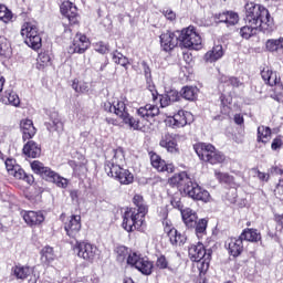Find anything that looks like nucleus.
I'll list each match as a JSON object with an SVG mask.
<instances>
[{"instance_id":"obj_1","label":"nucleus","mask_w":283,"mask_h":283,"mask_svg":"<svg viewBox=\"0 0 283 283\" xmlns=\"http://www.w3.org/2000/svg\"><path fill=\"white\" fill-rule=\"evenodd\" d=\"M113 114L118 116L129 129L134 132H147L149 125H151V120L160 114V108L156 104H146L137 108L134 115H130L127 112V104L117 99L113 102Z\"/></svg>"},{"instance_id":"obj_2","label":"nucleus","mask_w":283,"mask_h":283,"mask_svg":"<svg viewBox=\"0 0 283 283\" xmlns=\"http://www.w3.org/2000/svg\"><path fill=\"white\" fill-rule=\"evenodd\" d=\"M168 182L170 187H177L179 191L191 200H195V202H203L206 205L211 202V193L198 182L192 181L187 171L175 174L169 178Z\"/></svg>"},{"instance_id":"obj_3","label":"nucleus","mask_w":283,"mask_h":283,"mask_svg":"<svg viewBox=\"0 0 283 283\" xmlns=\"http://www.w3.org/2000/svg\"><path fill=\"white\" fill-rule=\"evenodd\" d=\"M245 23L255 25L261 32H273V18L269 9L255 2L245 4Z\"/></svg>"},{"instance_id":"obj_4","label":"nucleus","mask_w":283,"mask_h":283,"mask_svg":"<svg viewBox=\"0 0 283 283\" xmlns=\"http://www.w3.org/2000/svg\"><path fill=\"white\" fill-rule=\"evenodd\" d=\"M192 149L201 163L206 165H223L227 163L224 153L218 150L211 143L198 142L193 144Z\"/></svg>"},{"instance_id":"obj_5","label":"nucleus","mask_w":283,"mask_h":283,"mask_svg":"<svg viewBox=\"0 0 283 283\" xmlns=\"http://www.w3.org/2000/svg\"><path fill=\"white\" fill-rule=\"evenodd\" d=\"M188 256L191 262H196L200 275H205L209 271V266H211L213 250L207 249L202 242H198L188 248Z\"/></svg>"},{"instance_id":"obj_6","label":"nucleus","mask_w":283,"mask_h":283,"mask_svg":"<svg viewBox=\"0 0 283 283\" xmlns=\"http://www.w3.org/2000/svg\"><path fill=\"white\" fill-rule=\"evenodd\" d=\"M157 216L163 223L164 233H166L167 238H169L170 244H172V247H182V244L187 242V237L178 232V230L175 229L171 220H169V206L158 207Z\"/></svg>"},{"instance_id":"obj_7","label":"nucleus","mask_w":283,"mask_h":283,"mask_svg":"<svg viewBox=\"0 0 283 283\" xmlns=\"http://www.w3.org/2000/svg\"><path fill=\"white\" fill-rule=\"evenodd\" d=\"M260 74L265 85L274 87L272 88L270 97L276 101V103H283V83L280 73L273 71L271 66H263Z\"/></svg>"},{"instance_id":"obj_8","label":"nucleus","mask_w":283,"mask_h":283,"mask_svg":"<svg viewBox=\"0 0 283 283\" xmlns=\"http://www.w3.org/2000/svg\"><path fill=\"white\" fill-rule=\"evenodd\" d=\"M60 13L67 22H63L64 32H72V28L81 27V13L78 7L70 0H65L60 4Z\"/></svg>"},{"instance_id":"obj_9","label":"nucleus","mask_w":283,"mask_h":283,"mask_svg":"<svg viewBox=\"0 0 283 283\" xmlns=\"http://www.w3.org/2000/svg\"><path fill=\"white\" fill-rule=\"evenodd\" d=\"M122 218V227L124 231H127V233H134V231H143V227H145V214H142L132 207H126Z\"/></svg>"},{"instance_id":"obj_10","label":"nucleus","mask_w":283,"mask_h":283,"mask_svg":"<svg viewBox=\"0 0 283 283\" xmlns=\"http://www.w3.org/2000/svg\"><path fill=\"white\" fill-rule=\"evenodd\" d=\"M21 36L24 39V43L31 48V50H41L43 48V40L39 32V27L35 22H24L20 31Z\"/></svg>"},{"instance_id":"obj_11","label":"nucleus","mask_w":283,"mask_h":283,"mask_svg":"<svg viewBox=\"0 0 283 283\" xmlns=\"http://www.w3.org/2000/svg\"><path fill=\"white\" fill-rule=\"evenodd\" d=\"M179 42L188 50H200L202 48V36L195 25H189L180 31Z\"/></svg>"},{"instance_id":"obj_12","label":"nucleus","mask_w":283,"mask_h":283,"mask_svg":"<svg viewBox=\"0 0 283 283\" xmlns=\"http://www.w3.org/2000/svg\"><path fill=\"white\" fill-rule=\"evenodd\" d=\"M127 264L137 269L143 275H151L154 273V262L148 258H144L143 254L130 252L127 258Z\"/></svg>"},{"instance_id":"obj_13","label":"nucleus","mask_w":283,"mask_h":283,"mask_svg":"<svg viewBox=\"0 0 283 283\" xmlns=\"http://www.w3.org/2000/svg\"><path fill=\"white\" fill-rule=\"evenodd\" d=\"M4 165L9 176H13L15 180H23L27 182V185H34V176L28 175L25 170H23V168L17 164V159L7 158Z\"/></svg>"},{"instance_id":"obj_14","label":"nucleus","mask_w":283,"mask_h":283,"mask_svg":"<svg viewBox=\"0 0 283 283\" xmlns=\"http://www.w3.org/2000/svg\"><path fill=\"white\" fill-rule=\"evenodd\" d=\"M73 250H75L77 256L85 260V262H94V260H96V253H98L96 245L85 241H76Z\"/></svg>"},{"instance_id":"obj_15","label":"nucleus","mask_w":283,"mask_h":283,"mask_svg":"<svg viewBox=\"0 0 283 283\" xmlns=\"http://www.w3.org/2000/svg\"><path fill=\"white\" fill-rule=\"evenodd\" d=\"M107 176L115 178L117 182L122 185H132L134 182V174L129 169H125L122 166H115L113 169L107 167Z\"/></svg>"},{"instance_id":"obj_16","label":"nucleus","mask_w":283,"mask_h":283,"mask_svg":"<svg viewBox=\"0 0 283 283\" xmlns=\"http://www.w3.org/2000/svg\"><path fill=\"white\" fill-rule=\"evenodd\" d=\"M83 228V224L81 222V216L80 214H72L66 218L64 221V231L69 238H72L73 240H76L78 238V233H81V229Z\"/></svg>"},{"instance_id":"obj_17","label":"nucleus","mask_w":283,"mask_h":283,"mask_svg":"<svg viewBox=\"0 0 283 283\" xmlns=\"http://www.w3.org/2000/svg\"><path fill=\"white\" fill-rule=\"evenodd\" d=\"M90 38L83 33H76L72 44L69 48V54H85L90 50Z\"/></svg>"},{"instance_id":"obj_18","label":"nucleus","mask_w":283,"mask_h":283,"mask_svg":"<svg viewBox=\"0 0 283 283\" xmlns=\"http://www.w3.org/2000/svg\"><path fill=\"white\" fill-rule=\"evenodd\" d=\"M159 146L166 149L168 154L178 156L180 154V146H178V135L174 133H166L159 140Z\"/></svg>"},{"instance_id":"obj_19","label":"nucleus","mask_w":283,"mask_h":283,"mask_svg":"<svg viewBox=\"0 0 283 283\" xmlns=\"http://www.w3.org/2000/svg\"><path fill=\"white\" fill-rule=\"evenodd\" d=\"M224 249L230 258H240L244 253V241L241 237H230L224 242Z\"/></svg>"},{"instance_id":"obj_20","label":"nucleus","mask_w":283,"mask_h":283,"mask_svg":"<svg viewBox=\"0 0 283 283\" xmlns=\"http://www.w3.org/2000/svg\"><path fill=\"white\" fill-rule=\"evenodd\" d=\"M193 120V115L187 111H178L169 120L168 125L172 129H180V127H187Z\"/></svg>"},{"instance_id":"obj_21","label":"nucleus","mask_w":283,"mask_h":283,"mask_svg":"<svg viewBox=\"0 0 283 283\" xmlns=\"http://www.w3.org/2000/svg\"><path fill=\"white\" fill-rule=\"evenodd\" d=\"M148 156L150 158L151 167L157 171H167V174H174V171H176L174 164H167V161H165V159H163V157H160V155H158L156 151H149Z\"/></svg>"},{"instance_id":"obj_22","label":"nucleus","mask_w":283,"mask_h":283,"mask_svg":"<svg viewBox=\"0 0 283 283\" xmlns=\"http://www.w3.org/2000/svg\"><path fill=\"white\" fill-rule=\"evenodd\" d=\"M159 41L164 52H171L175 48H178L180 35L176 34V32L167 31L160 34Z\"/></svg>"},{"instance_id":"obj_23","label":"nucleus","mask_w":283,"mask_h":283,"mask_svg":"<svg viewBox=\"0 0 283 283\" xmlns=\"http://www.w3.org/2000/svg\"><path fill=\"white\" fill-rule=\"evenodd\" d=\"M42 180H45L46 182H52L53 185H56V187H60L61 189H66L69 181L67 179L61 177L56 171L52 170V168L48 167L44 168V171L40 176Z\"/></svg>"},{"instance_id":"obj_24","label":"nucleus","mask_w":283,"mask_h":283,"mask_svg":"<svg viewBox=\"0 0 283 283\" xmlns=\"http://www.w3.org/2000/svg\"><path fill=\"white\" fill-rule=\"evenodd\" d=\"M111 156L112 158L106 159L104 164L105 171H108L107 167L114 169L115 167H122L123 163H125V150L122 147L113 149Z\"/></svg>"},{"instance_id":"obj_25","label":"nucleus","mask_w":283,"mask_h":283,"mask_svg":"<svg viewBox=\"0 0 283 283\" xmlns=\"http://www.w3.org/2000/svg\"><path fill=\"white\" fill-rule=\"evenodd\" d=\"M34 273V268L18 263L11 268V276L21 282H25Z\"/></svg>"},{"instance_id":"obj_26","label":"nucleus","mask_w":283,"mask_h":283,"mask_svg":"<svg viewBox=\"0 0 283 283\" xmlns=\"http://www.w3.org/2000/svg\"><path fill=\"white\" fill-rule=\"evenodd\" d=\"M22 218L28 227H39L45 222V216L41 211H22Z\"/></svg>"},{"instance_id":"obj_27","label":"nucleus","mask_w":283,"mask_h":283,"mask_svg":"<svg viewBox=\"0 0 283 283\" xmlns=\"http://www.w3.org/2000/svg\"><path fill=\"white\" fill-rule=\"evenodd\" d=\"M20 132L22 134V140H32L36 136V127H34V122L30 118H24L20 120Z\"/></svg>"},{"instance_id":"obj_28","label":"nucleus","mask_w":283,"mask_h":283,"mask_svg":"<svg viewBox=\"0 0 283 283\" xmlns=\"http://www.w3.org/2000/svg\"><path fill=\"white\" fill-rule=\"evenodd\" d=\"M132 202L134 206L132 209H135V211L142 213V216L147 217V213H149V205L143 195L135 193L132 198Z\"/></svg>"},{"instance_id":"obj_29","label":"nucleus","mask_w":283,"mask_h":283,"mask_svg":"<svg viewBox=\"0 0 283 283\" xmlns=\"http://www.w3.org/2000/svg\"><path fill=\"white\" fill-rule=\"evenodd\" d=\"M239 237H241L243 242H252L254 244L262 242V233L255 228L243 229Z\"/></svg>"},{"instance_id":"obj_30","label":"nucleus","mask_w":283,"mask_h":283,"mask_svg":"<svg viewBox=\"0 0 283 283\" xmlns=\"http://www.w3.org/2000/svg\"><path fill=\"white\" fill-rule=\"evenodd\" d=\"M223 56L224 49L222 48V44H217L203 55V61L206 63H216L217 61H220V59H222Z\"/></svg>"},{"instance_id":"obj_31","label":"nucleus","mask_w":283,"mask_h":283,"mask_svg":"<svg viewBox=\"0 0 283 283\" xmlns=\"http://www.w3.org/2000/svg\"><path fill=\"white\" fill-rule=\"evenodd\" d=\"M214 178H217L220 185H227V187H230V189H238V187H240V185L235 182V177L229 175V172L216 170Z\"/></svg>"},{"instance_id":"obj_32","label":"nucleus","mask_w":283,"mask_h":283,"mask_svg":"<svg viewBox=\"0 0 283 283\" xmlns=\"http://www.w3.org/2000/svg\"><path fill=\"white\" fill-rule=\"evenodd\" d=\"M181 220L187 229H193L196 221L198 220V212L191 208H185L181 210Z\"/></svg>"},{"instance_id":"obj_33","label":"nucleus","mask_w":283,"mask_h":283,"mask_svg":"<svg viewBox=\"0 0 283 283\" xmlns=\"http://www.w3.org/2000/svg\"><path fill=\"white\" fill-rule=\"evenodd\" d=\"M22 151L27 158H39L41 156V145L34 140H29L24 144Z\"/></svg>"},{"instance_id":"obj_34","label":"nucleus","mask_w":283,"mask_h":283,"mask_svg":"<svg viewBox=\"0 0 283 283\" xmlns=\"http://www.w3.org/2000/svg\"><path fill=\"white\" fill-rule=\"evenodd\" d=\"M271 136H273L271 127L264 125L258 127L256 143H262L263 145H266L268 143H271Z\"/></svg>"},{"instance_id":"obj_35","label":"nucleus","mask_w":283,"mask_h":283,"mask_svg":"<svg viewBox=\"0 0 283 283\" xmlns=\"http://www.w3.org/2000/svg\"><path fill=\"white\" fill-rule=\"evenodd\" d=\"M218 20L220 23H226V25H235L238 21H240V15L233 11H226L222 13H219Z\"/></svg>"},{"instance_id":"obj_36","label":"nucleus","mask_w":283,"mask_h":283,"mask_svg":"<svg viewBox=\"0 0 283 283\" xmlns=\"http://www.w3.org/2000/svg\"><path fill=\"white\" fill-rule=\"evenodd\" d=\"M200 90L196 86H184L180 90V96L181 98H185V101H198V94Z\"/></svg>"},{"instance_id":"obj_37","label":"nucleus","mask_w":283,"mask_h":283,"mask_svg":"<svg viewBox=\"0 0 283 283\" xmlns=\"http://www.w3.org/2000/svg\"><path fill=\"white\" fill-rule=\"evenodd\" d=\"M219 83H221V85H227L228 87H242V85H244V83H242L240 81V77H235V76H229L226 74H221L219 76Z\"/></svg>"},{"instance_id":"obj_38","label":"nucleus","mask_w":283,"mask_h":283,"mask_svg":"<svg viewBox=\"0 0 283 283\" xmlns=\"http://www.w3.org/2000/svg\"><path fill=\"white\" fill-rule=\"evenodd\" d=\"M40 256H41V261L44 264H52V262H54V260H56V254L54 253V248H52L50 245H45L44 248H42V250L40 251Z\"/></svg>"},{"instance_id":"obj_39","label":"nucleus","mask_w":283,"mask_h":283,"mask_svg":"<svg viewBox=\"0 0 283 283\" xmlns=\"http://www.w3.org/2000/svg\"><path fill=\"white\" fill-rule=\"evenodd\" d=\"M1 99L2 103L12 105L13 107H19L21 105V99L19 98V95L12 90H7Z\"/></svg>"},{"instance_id":"obj_40","label":"nucleus","mask_w":283,"mask_h":283,"mask_svg":"<svg viewBox=\"0 0 283 283\" xmlns=\"http://www.w3.org/2000/svg\"><path fill=\"white\" fill-rule=\"evenodd\" d=\"M50 65H52V57L50 56V52H40L36 59V70H45V67H50Z\"/></svg>"},{"instance_id":"obj_41","label":"nucleus","mask_w":283,"mask_h":283,"mask_svg":"<svg viewBox=\"0 0 283 283\" xmlns=\"http://www.w3.org/2000/svg\"><path fill=\"white\" fill-rule=\"evenodd\" d=\"M51 122L46 123V128L49 132H61L63 129V122H61V117L59 116V113H52Z\"/></svg>"},{"instance_id":"obj_42","label":"nucleus","mask_w":283,"mask_h":283,"mask_svg":"<svg viewBox=\"0 0 283 283\" xmlns=\"http://www.w3.org/2000/svg\"><path fill=\"white\" fill-rule=\"evenodd\" d=\"M207 227H209V219L202 218L196 220L192 229H195V233L198 238H202V235H207Z\"/></svg>"},{"instance_id":"obj_43","label":"nucleus","mask_w":283,"mask_h":283,"mask_svg":"<svg viewBox=\"0 0 283 283\" xmlns=\"http://www.w3.org/2000/svg\"><path fill=\"white\" fill-rule=\"evenodd\" d=\"M258 30H260V27L247 23V25L240 29L239 34L241 39H245L247 41H249V39H252V36H255L258 34Z\"/></svg>"},{"instance_id":"obj_44","label":"nucleus","mask_w":283,"mask_h":283,"mask_svg":"<svg viewBox=\"0 0 283 283\" xmlns=\"http://www.w3.org/2000/svg\"><path fill=\"white\" fill-rule=\"evenodd\" d=\"M111 56L112 61L115 62L116 65H120L122 67H125V70L129 66V59L123 55L118 50L113 51Z\"/></svg>"},{"instance_id":"obj_45","label":"nucleus","mask_w":283,"mask_h":283,"mask_svg":"<svg viewBox=\"0 0 283 283\" xmlns=\"http://www.w3.org/2000/svg\"><path fill=\"white\" fill-rule=\"evenodd\" d=\"M12 19H14V13H12V10H10L8 6L0 3V21L8 24L12 23Z\"/></svg>"},{"instance_id":"obj_46","label":"nucleus","mask_w":283,"mask_h":283,"mask_svg":"<svg viewBox=\"0 0 283 283\" xmlns=\"http://www.w3.org/2000/svg\"><path fill=\"white\" fill-rule=\"evenodd\" d=\"M265 48L268 52H277L279 50H283V38L268 40Z\"/></svg>"},{"instance_id":"obj_47","label":"nucleus","mask_w":283,"mask_h":283,"mask_svg":"<svg viewBox=\"0 0 283 283\" xmlns=\"http://www.w3.org/2000/svg\"><path fill=\"white\" fill-rule=\"evenodd\" d=\"M220 114L214 117V120H224V118H231L233 114V108L231 104L220 105Z\"/></svg>"},{"instance_id":"obj_48","label":"nucleus","mask_w":283,"mask_h":283,"mask_svg":"<svg viewBox=\"0 0 283 283\" xmlns=\"http://www.w3.org/2000/svg\"><path fill=\"white\" fill-rule=\"evenodd\" d=\"M116 252V259L118 260V262H127V259L129 258V255H132V253H129V248L125 247V245H119L115 249Z\"/></svg>"},{"instance_id":"obj_49","label":"nucleus","mask_w":283,"mask_h":283,"mask_svg":"<svg viewBox=\"0 0 283 283\" xmlns=\"http://www.w3.org/2000/svg\"><path fill=\"white\" fill-rule=\"evenodd\" d=\"M10 43H8V39L0 36V56H4V59H8L10 56Z\"/></svg>"},{"instance_id":"obj_50","label":"nucleus","mask_w":283,"mask_h":283,"mask_svg":"<svg viewBox=\"0 0 283 283\" xmlns=\"http://www.w3.org/2000/svg\"><path fill=\"white\" fill-rule=\"evenodd\" d=\"M30 167H31L33 174L41 177L43 175V171L46 169L48 166H45V164H43L40 160H33L30 164Z\"/></svg>"},{"instance_id":"obj_51","label":"nucleus","mask_w":283,"mask_h":283,"mask_svg":"<svg viewBox=\"0 0 283 283\" xmlns=\"http://www.w3.org/2000/svg\"><path fill=\"white\" fill-rule=\"evenodd\" d=\"M155 266L156 269H159V271L169 269V261L167 260V256H165V254L159 255L155 262Z\"/></svg>"},{"instance_id":"obj_52","label":"nucleus","mask_w":283,"mask_h":283,"mask_svg":"<svg viewBox=\"0 0 283 283\" xmlns=\"http://www.w3.org/2000/svg\"><path fill=\"white\" fill-rule=\"evenodd\" d=\"M94 48L95 52H98V54H107V52H109V44H106L103 41L96 42Z\"/></svg>"},{"instance_id":"obj_53","label":"nucleus","mask_w":283,"mask_h":283,"mask_svg":"<svg viewBox=\"0 0 283 283\" xmlns=\"http://www.w3.org/2000/svg\"><path fill=\"white\" fill-rule=\"evenodd\" d=\"M142 67L144 70V76L146 78V83H153L151 67H149V64L146 61H143Z\"/></svg>"},{"instance_id":"obj_54","label":"nucleus","mask_w":283,"mask_h":283,"mask_svg":"<svg viewBox=\"0 0 283 283\" xmlns=\"http://www.w3.org/2000/svg\"><path fill=\"white\" fill-rule=\"evenodd\" d=\"M253 171L256 175V178L261 181V182H269L271 175L260 171V169L258 168H253Z\"/></svg>"},{"instance_id":"obj_55","label":"nucleus","mask_w":283,"mask_h":283,"mask_svg":"<svg viewBox=\"0 0 283 283\" xmlns=\"http://www.w3.org/2000/svg\"><path fill=\"white\" fill-rule=\"evenodd\" d=\"M158 98L160 107H169V105H171L172 103L171 96H169L168 94L159 95Z\"/></svg>"},{"instance_id":"obj_56","label":"nucleus","mask_w":283,"mask_h":283,"mask_svg":"<svg viewBox=\"0 0 283 283\" xmlns=\"http://www.w3.org/2000/svg\"><path fill=\"white\" fill-rule=\"evenodd\" d=\"M160 12L165 15V19H167V21H176V13L174 12V10L165 8Z\"/></svg>"},{"instance_id":"obj_57","label":"nucleus","mask_w":283,"mask_h":283,"mask_svg":"<svg viewBox=\"0 0 283 283\" xmlns=\"http://www.w3.org/2000/svg\"><path fill=\"white\" fill-rule=\"evenodd\" d=\"M147 90L151 94L153 102L156 103V101H158L159 94H158V91L156 90V85H154V82L147 83Z\"/></svg>"},{"instance_id":"obj_58","label":"nucleus","mask_w":283,"mask_h":283,"mask_svg":"<svg viewBox=\"0 0 283 283\" xmlns=\"http://www.w3.org/2000/svg\"><path fill=\"white\" fill-rule=\"evenodd\" d=\"M282 145H283L282 136H277L273 139L271 144V149H273V151H276V149H280Z\"/></svg>"},{"instance_id":"obj_59","label":"nucleus","mask_w":283,"mask_h":283,"mask_svg":"<svg viewBox=\"0 0 283 283\" xmlns=\"http://www.w3.org/2000/svg\"><path fill=\"white\" fill-rule=\"evenodd\" d=\"M170 205L174 207V209H178V211H180V213H182V211H185V206L182 205V201L177 200L176 198L171 199Z\"/></svg>"},{"instance_id":"obj_60","label":"nucleus","mask_w":283,"mask_h":283,"mask_svg":"<svg viewBox=\"0 0 283 283\" xmlns=\"http://www.w3.org/2000/svg\"><path fill=\"white\" fill-rule=\"evenodd\" d=\"M85 169H86L85 164H83V163L74 164V166H73V171L77 176H81L83 174V171H85Z\"/></svg>"},{"instance_id":"obj_61","label":"nucleus","mask_w":283,"mask_h":283,"mask_svg":"<svg viewBox=\"0 0 283 283\" xmlns=\"http://www.w3.org/2000/svg\"><path fill=\"white\" fill-rule=\"evenodd\" d=\"M104 112H107V114H114V103L106 101L102 105Z\"/></svg>"},{"instance_id":"obj_62","label":"nucleus","mask_w":283,"mask_h":283,"mask_svg":"<svg viewBox=\"0 0 283 283\" xmlns=\"http://www.w3.org/2000/svg\"><path fill=\"white\" fill-rule=\"evenodd\" d=\"M72 88H73L77 94H83V92H84L83 86H81V84H78V80H73Z\"/></svg>"},{"instance_id":"obj_63","label":"nucleus","mask_w":283,"mask_h":283,"mask_svg":"<svg viewBox=\"0 0 283 283\" xmlns=\"http://www.w3.org/2000/svg\"><path fill=\"white\" fill-rule=\"evenodd\" d=\"M220 103H221V105H231V103H233V98L227 97V95L221 94L220 95Z\"/></svg>"},{"instance_id":"obj_64","label":"nucleus","mask_w":283,"mask_h":283,"mask_svg":"<svg viewBox=\"0 0 283 283\" xmlns=\"http://www.w3.org/2000/svg\"><path fill=\"white\" fill-rule=\"evenodd\" d=\"M233 120L235 123V125H244V115L242 114H235L234 117H233Z\"/></svg>"}]
</instances>
